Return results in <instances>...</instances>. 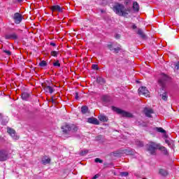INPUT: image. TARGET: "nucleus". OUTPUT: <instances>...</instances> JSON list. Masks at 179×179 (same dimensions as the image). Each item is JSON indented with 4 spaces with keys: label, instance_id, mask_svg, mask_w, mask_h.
Masks as SVG:
<instances>
[{
    "label": "nucleus",
    "instance_id": "a19ab883",
    "mask_svg": "<svg viewBox=\"0 0 179 179\" xmlns=\"http://www.w3.org/2000/svg\"><path fill=\"white\" fill-rule=\"evenodd\" d=\"M96 178H99V175H95L92 179H96Z\"/></svg>",
    "mask_w": 179,
    "mask_h": 179
},
{
    "label": "nucleus",
    "instance_id": "bb28decb",
    "mask_svg": "<svg viewBox=\"0 0 179 179\" xmlns=\"http://www.w3.org/2000/svg\"><path fill=\"white\" fill-rule=\"evenodd\" d=\"M155 129V131H157V132H160L161 134H166V130H164L162 127H156Z\"/></svg>",
    "mask_w": 179,
    "mask_h": 179
},
{
    "label": "nucleus",
    "instance_id": "7c9ffc66",
    "mask_svg": "<svg viewBox=\"0 0 179 179\" xmlns=\"http://www.w3.org/2000/svg\"><path fill=\"white\" fill-rule=\"evenodd\" d=\"M3 52H5V54H6V55H8V56L12 55V52L6 49H3Z\"/></svg>",
    "mask_w": 179,
    "mask_h": 179
},
{
    "label": "nucleus",
    "instance_id": "79ce46f5",
    "mask_svg": "<svg viewBox=\"0 0 179 179\" xmlns=\"http://www.w3.org/2000/svg\"><path fill=\"white\" fill-rule=\"evenodd\" d=\"M131 28H132L134 30H135V29H136V25L133 24L132 27H131Z\"/></svg>",
    "mask_w": 179,
    "mask_h": 179
},
{
    "label": "nucleus",
    "instance_id": "a878e982",
    "mask_svg": "<svg viewBox=\"0 0 179 179\" xmlns=\"http://www.w3.org/2000/svg\"><path fill=\"white\" fill-rule=\"evenodd\" d=\"M29 96L30 95L27 92H23L22 94L21 97H22V100H27V99H29Z\"/></svg>",
    "mask_w": 179,
    "mask_h": 179
},
{
    "label": "nucleus",
    "instance_id": "20e7f679",
    "mask_svg": "<svg viewBox=\"0 0 179 179\" xmlns=\"http://www.w3.org/2000/svg\"><path fill=\"white\" fill-rule=\"evenodd\" d=\"M112 110L117 113V114H120L122 117H126L127 118H132V115L129 112L122 110V109L118 108L115 106H113Z\"/></svg>",
    "mask_w": 179,
    "mask_h": 179
},
{
    "label": "nucleus",
    "instance_id": "0eeeda50",
    "mask_svg": "<svg viewBox=\"0 0 179 179\" xmlns=\"http://www.w3.org/2000/svg\"><path fill=\"white\" fill-rule=\"evenodd\" d=\"M13 19L15 24H20V23H22V21L23 20V17L22 16V14L19 13H15L13 17Z\"/></svg>",
    "mask_w": 179,
    "mask_h": 179
},
{
    "label": "nucleus",
    "instance_id": "f257e3e1",
    "mask_svg": "<svg viewBox=\"0 0 179 179\" xmlns=\"http://www.w3.org/2000/svg\"><path fill=\"white\" fill-rule=\"evenodd\" d=\"M170 80V78L167 76V75L164 73H162L160 75L159 79V83L162 86V89L159 90L160 96H162V100H164V101H167V99L169 96H167V92L164 90V87L166 86V82H168V80Z\"/></svg>",
    "mask_w": 179,
    "mask_h": 179
},
{
    "label": "nucleus",
    "instance_id": "72a5a7b5",
    "mask_svg": "<svg viewBox=\"0 0 179 179\" xmlns=\"http://www.w3.org/2000/svg\"><path fill=\"white\" fill-rule=\"evenodd\" d=\"M114 52L118 53L120 51H121V48L117 47L113 49Z\"/></svg>",
    "mask_w": 179,
    "mask_h": 179
},
{
    "label": "nucleus",
    "instance_id": "423d86ee",
    "mask_svg": "<svg viewBox=\"0 0 179 179\" xmlns=\"http://www.w3.org/2000/svg\"><path fill=\"white\" fill-rule=\"evenodd\" d=\"M117 155H127L130 156H134V155H135V150L131 148L122 150L118 151Z\"/></svg>",
    "mask_w": 179,
    "mask_h": 179
},
{
    "label": "nucleus",
    "instance_id": "9d476101",
    "mask_svg": "<svg viewBox=\"0 0 179 179\" xmlns=\"http://www.w3.org/2000/svg\"><path fill=\"white\" fill-rule=\"evenodd\" d=\"M7 132L15 141H17V139H19V136L16 135V131L13 129L8 127Z\"/></svg>",
    "mask_w": 179,
    "mask_h": 179
},
{
    "label": "nucleus",
    "instance_id": "a211bd4d",
    "mask_svg": "<svg viewBox=\"0 0 179 179\" xmlns=\"http://www.w3.org/2000/svg\"><path fill=\"white\" fill-rule=\"evenodd\" d=\"M159 173L160 176H162L163 177H166V176L169 175V171L164 169H159Z\"/></svg>",
    "mask_w": 179,
    "mask_h": 179
},
{
    "label": "nucleus",
    "instance_id": "473e14b6",
    "mask_svg": "<svg viewBox=\"0 0 179 179\" xmlns=\"http://www.w3.org/2000/svg\"><path fill=\"white\" fill-rule=\"evenodd\" d=\"M129 174V173L128 172H122L120 173V176L121 177H128Z\"/></svg>",
    "mask_w": 179,
    "mask_h": 179
},
{
    "label": "nucleus",
    "instance_id": "4468645a",
    "mask_svg": "<svg viewBox=\"0 0 179 179\" xmlns=\"http://www.w3.org/2000/svg\"><path fill=\"white\" fill-rule=\"evenodd\" d=\"M144 113L146 115V117H148L149 118L152 117V115L153 114V110L149 108H144Z\"/></svg>",
    "mask_w": 179,
    "mask_h": 179
},
{
    "label": "nucleus",
    "instance_id": "e433bc0d",
    "mask_svg": "<svg viewBox=\"0 0 179 179\" xmlns=\"http://www.w3.org/2000/svg\"><path fill=\"white\" fill-rule=\"evenodd\" d=\"M92 69H95L96 71H99V66L97 64H92Z\"/></svg>",
    "mask_w": 179,
    "mask_h": 179
},
{
    "label": "nucleus",
    "instance_id": "4c0bfd02",
    "mask_svg": "<svg viewBox=\"0 0 179 179\" xmlns=\"http://www.w3.org/2000/svg\"><path fill=\"white\" fill-rule=\"evenodd\" d=\"M108 48L110 51H114L115 48L113 47V45H108Z\"/></svg>",
    "mask_w": 179,
    "mask_h": 179
},
{
    "label": "nucleus",
    "instance_id": "2f4dec72",
    "mask_svg": "<svg viewBox=\"0 0 179 179\" xmlns=\"http://www.w3.org/2000/svg\"><path fill=\"white\" fill-rule=\"evenodd\" d=\"M136 145H137V146H139L140 148H142V146H143V142L137 141L136 142Z\"/></svg>",
    "mask_w": 179,
    "mask_h": 179
},
{
    "label": "nucleus",
    "instance_id": "58836bf2",
    "mask_svg": "<svg viewBox=\"0 0 179 179\" xmlns=\"http://www.w3.org/2000/svg\"><path fill=\"white\" fill-rule=\"evenodd\" d=\"M75 99H76V100H78L79 99V93L76 92Z\"/></svg>",
    "mask_w": 179,
    "mask_h": 179
},
{
    "label": "nucleus",
    "instance_id": "ea45409f",
    "mask_svg": "<svg viewBox=\"0 0 179 179\" xmlns=\"http://www.w3.org/2000/svg\"><path fill=\"white\" fill-rule=\"evenodd\" d=\"M50 45H52V47H55V45H57V44H55V43H50Z\"/></svg>",
    "mask_w": 179,
    "mask_h": 179
},
{
    "label": "nucleus",
    "instance_id": "9b49d317",
    "mask_svg": "<svg viewBox=\"0 0 179 179\" xmlns=\"http://www.w3.org/2000/svg\"><path fill=\"white\" fill-rule=\"evenodd\" d=\"M101 101L103 106H108L111 101V98L108 95H103L101 96Z\"/></svg>",
    "mask_w": 179,
    "mask_h": 179
},
{
    "label": "nucleus",
    "instance_id": "c85d7f7f",
    "mask_svg": "<svg viewBox=\"0 0 179 179\" xmlns=\"http://www.w3.org/2000/svg\"><path fill=\"white\" fill-rule=\"evenodd\" d=\"M89 153V150H83L80 152V156H86V155H87Z\"/></svg>",
    "mask_w": 179,
    "mask_h": 179
},
{
    "label": "nucleus",
    "instance_id": "1a4fd4ad",
    "mask_svg": "<svg viewBox=\"0 0 179 179\" xmlns=\"http://www.w3.org/2000/svg\"><path fill=\"white\" fill-rule=\"evenodd\" d=\"M139 96H144V97H149V90L146 87H141L138 89Z\"/></svg>",
    "mask_w": 179,
    "mask_h": 179
},
{
    "label": "nucleus",
    "instance_id": "37998d69",
    "mask_svg": "<svg viewBox=\"0 0 179 179\" xmlns=\"http://www.w3.org/2000/svg\"><path fill=\"white\" fill-rule=\"evenodd\" d=\"M24 0H17V1L18 2V3H22V2H23Z\"/></svg>",
    "mask_w": 179,
    "mask_h": 179
},
{
    "label": "nucleus",
    "instance_id": "f704fd0d",
    "mask_svg": "<svg viewBox=\"0 0 179 179\" xmlns=\"http://www.w3.org/2000/svg\"><path fill=\"white\" fill-rule=\"evenodd\" d=\"M51 55H52V57H57V55H58V52H57V51H52V52H51Z\"/></svg>",
    "mask_w": 179,
    "mask_h": 179
},
{
    "label": "nucleus",
    "instance_id": "412c9836",
    "mask_svg": "<svg viewBox=\"0 0 179 179\" xmlns=\"http://www.w3.org/2000/svg\"><path fill=\"white\" fill-rule=\"evenodd\" d=\"M99 121H103V122H107L108 121V118L104 115H100L99 116Z\"/></svg>",
    "mask_w": 179,
    "mask_h": 179
},
{
    "label": "nucleus",
    "instance_id": "ddd939ff",
    "mask_svg": "<svg viewBox=\"0 0 179 179\" xmlns=\"http://www.w3.org/2000/svg\"><path fill=\"white\" fill-rule=\"evenodd\" d=\"M4 37L6 40H17V34L16 33L6 34Z\"/></svg>",
    "mask_w": 179,
    "mask_h": 179
},
{
    "label": "nucleus",
    "instance_id": "cd10ccee",
    "mask_svg": "<svg viewBox=\"0 0 179 179\" xmlns=\"http://www.w3.org/2000/svg\"><path fill=\"white\" fill-rule=\"evenodd\" d=\"M39 66L44 68V66H47V62L43 60L39 63Z\"/></svg>",
    "mask_w": 179,
    "mask_h": 179
},
{
    "label": "nucleus",
    "instance_id": "aec40b11",
    "mask_svg": "<svg viewBox=\"0 0 179 179\" xmlns=\"http://www.w3.org/2000/svg\"><path fill=\"white\" fill-rule=\"evenodd\" d=\"M81 113L82 114H89V108L86 106H82L81 108Z\"/></svg>",
    "mask_w": 179,
    "mask_h": 179
},
{
    "label": "nucleus",
    "instance_id": "b1692460",
    "mask_svg": "<svg viewBox=\"0 0 179 179\" xmlns=\"http://www.w3.org/2000/svg\"><path fill=\"white\" fill-rule=\"evenodd\" d=\"M137 34H138V36H141L142 38H146V35L145 34V33H143V31H142V29H141L138 30Z\"/></svg>",
    "mask_w": 179,
    "mask_h": 179
},
{
    "label": "nucleus",
    "instance_id": "4be33fe9",
    "mask_svg": "<svg viewBox=\"0 0 179 179\" xmlns=\"http://www.w3.org/2000/svg\"><path fill=\"white\" fill-rule=\"evenodd\" d=\"M159 150H161V152H162L164 155H169V151L167 150V148H166V147L159 145Z\"/></svg>",
    "mask_w": 179,
    "mask_h": 179
},
{
    "label": "nucleus",
    "instance_id": "393cba45",
    "mask_svg": "<svg viewBox=\"0 0 179 179\" xmlns=\"http://www.w3.org/2000/svg\"><path fill=\"white\" fill-rule=\"evenodd\" d=\"M96 82L97 83H100V85H104V83H106V80L101 77H98L96 78Z\"/></svg>",
    "mask_w": 179,
    "mask_h": 179
},
{
    "label": "nucleus",
    "instance_id": "6e6552de",
    "mask_svg": "<svg viewBox=\"0 0 179 179\" xmlns=\"http://www.w3.org/2000/svg\"><path fill=\"white\" fill-rule=\"evenodd\" d=\"M9 159V155L8 154V151L5 150H0V162H6Z\"/></svg>",
    "mask_w": 179,
    "mask_h": 179
},
{
    "label": "nucleus",
    "instance_id": "c9c22d12",
    "mask_svg": "<svg viewBox=\"0 0 179 179\" xmlns=\"http://www.w3.org/2000/svg\"><path fill=\"white\" fill-rule=\"evenodd\" d=\"M94 162L95 163H103V159H100V158H96Z\"/></svg>",
    "mask_w": 179,
    "mask_h": 179
},
{
    "label": "nucleus",
    "instance_id": "f3484780",
    "mask_svg": "<svg viewBox=\"0 0 179 179\" xmlns=\"http://www.w3.org/2000/svg\"><path fill=\"white\" fill-rule=\"evenodd\" d=\"M43 90H45L46 93H50V94H52V93H54V88H52V87L51 86L44 87Z\"/></svg>",
    "mask_w": 179,
    "mask_h": 179
},
{
    "label": "nucleus",
    "instance_id": "39448f33",
    "mask_svg": "<svg viewBox=\"0 0 179 179\" xmlns=\"http://www.w3.org/2000/svg\"><path fill=\"white\" fill-rule=\"evenodd\" d=\"M159 146L160 144L152 142L148 145V152H150V155H156V150L159 149Z\"/></svg>",
    "mask_w": 179,
    "mask_h": 179
},
{
    "label": "nucleus",
    "instance_id": "c756f323",
    "mask_svg": "<svg viewBox=\"0 0 179 179\" xmlns=\"http://www.w3.org/2000/svg\"><path fill=\"white\" fill-rule=\"evenodd\" d=\"M53 66H56L57 68H59L61 66V63H59V60H57L53 63Z\"/></svg>",
    "mask_w": 179,
    "mask_h": 179
},
{
    "label": "nucleus",
    "instance_id": "7ed1b4c3",
    "mask_svg": "<svg viewBox=\"0 0 179 179\" xmlns=\"http://www.w3.org/2000/svg\"><path fill=\"white\" fill-rule=\"evenodd\" d=\"M62 129L64 134H68V132H76L78 131V127L75 124H65L62 127Z\"/></svg>",
    "mask_w": 179,
    "mask_h": 179
},
{
    "label": "nucleus",
    "instance_id": "f8f14e48",
    "mask_svg": "<svg viewBox=\"0 0 179 179\" xmlns=\"http://www.w3.org/2000/svg\"><path fill=\"white\" fill-rule=\"evenodd\" d=\"M50 9L52 12H59V13L64 12V8L61 7L59 5L52 6Z\"/></svg>",
    "mask_w": 179,
    "mask_h": 179
},
{
    "label": "nucleus",
    "instance_id": "dca6fc26",
    "mask_svg": "<svg viewBox=\"0 0 179 179\" xmlns=\"http://www.w3.org/2000/svg\"><path fill=\"white\" fill-rule=\"evenodd\" d=\"M8 121V117H3L2 114L0 113V123H1V125H6Z\"/></svg>",
    "mask_w": 179,
    "mask_h": 179
},
{
    "label": "nucleus",
    "instance_id": "49530a36",
    "mask_svg": "<svg viewBox=\"0 0 179 179\" xmlns=\"http://www.w3.org/2000/svg\"><path fill=\"white\" fill-rule=\"evenodd\" d=\"M119 1H122V0H119Z\"/></svg>",
    "mask_w": 179,
    "mask_h": 179
},
{
    "label": "nucleus",
    "instance_id": "c03bdc74",
    "mask_svg": "<svg viewBox=\"0 0 179 179\" xmlns=\"http://www.w3.org/2000/svg\"><path fill=\"white\" fill-rule=\"evenodd\" d=\"M120 37H121V36H120V34H116L115 35V38H120Z\"/></svg>",
    "mask_w": 179,
    "mask_h": 179
},
{
    "label": "nucleus",
    "instance_id": "a18cd8bd",
    "mask_svg": "<svg viewBox=\"0 0 179 179\" xmlns=\"http://www.w3.org/2000/svg\"><path fill=\"white\" fill-rule=\"evenodd\" d=\"M125 3L126 5H128V0L126 1Z\"/></svg>",
    "mask_w": 179,
    "mask_h": 179
},
{
    "label": "nucleus",
    "instance_id": "2eb2a0df",
    "mask_svg": "<svg viewBox=\"0 0 179 179\" xmlns=\"http://www.w3.org/2000/svg\"><path fill=\"white\" fill-rule=\"evenodd\" d=\"M87 122H89V124H94V125H99V124H100V122H99V120L94 117L88 118Z\"/></svg>",
    "mask_w": 179,
    "mask_h": 179
},
{
    "label": "nucleus",
    "instance_id": "f03ea898",
    "mask_svg": "<svg viewBox=\"0 0 179 179\" xmlns=\"http://www.w3.org/2000/svg\"><path fill=\"white\" fill-rule=\"evenodd\" d=\"M113 12L118 15V16H123V17H127V15H129L131 12V8H125V6L120 3H116L113 8Z\"/></svg>",
    "mask_w": 179,
    "mask_h": 179
},
{
    "label": "nucleus",
    "instance_id": "5701e85b",
    "mask_svg": "<svg viewBox=\"0 0 179 179\" xmlns=\"http://www.w3.org/2000/svg\"><path fill=\"white\" fill-rule=\"evenodd\" d=\"M50 162H51V159L48 157H45L42 159L43 164H50Z\"/></svg>",
    "mask_w": 179,
    "mask_h": 179
},
{
    "label": "nucleus",
    "instance_id": "6ab92c4d",
    "mask_svg": "<svg viewBox=\"0 0 179 179\" xmlns=\"http://www.w3.org/2000/svg\"><path fill=\"white\" fill-rule=\"evenodd\" d=\"M133 10L134 12H139V4L136 1L133 3Z\"/></svg>",
    "mask_w": 179,
    "mask_h": 179
}]
</instances>
